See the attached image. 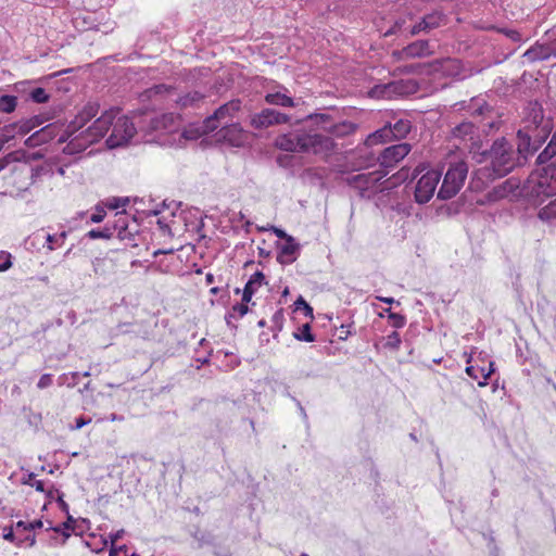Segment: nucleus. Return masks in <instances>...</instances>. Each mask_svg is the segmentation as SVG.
I'll return each instance as SVG.
<instances>
[{
	"mask_svg": "<svg viewBox=\"0 0 556 556\" xmlns=\"http://www.w3.org/2000/svg\"><path fill=\"white\" fill-rule=\"evenodd\" d=\"M99 111V102L89 101L65 127L59 122L42 124L39 129L25 139L24 144L28 148H36L56 138L59 143L66 142L63 148L64 154L78 155L104 138L113 126L112 134L105 140L106 147L116 149L126 146L135 136L136 128L127 117H121L114 124L119 113L118 108L105 110L91 125L86 127L98 115Z\"/></svg>",
	"mask_w": 556,
	"mask_h": 556,
	"instance_id": "nucleus-1",
	"label": "nucleus"
},
{
	"mask_svg": "<svg viewBox=\"0 0 556 556\" xmlns=\"http://www.w3.org/2000/svg\"><path fill=\"white\" fill-rule=\"evenodd\" d=\"M556 156V129L547 146L539 153L535 160L538 169L520 185V181L510 177L494 186L489 191L490 201H497L506 197H520L532 205H540L546 199L556 195V164L552 160Z\"/></svg>",
	"mask_w": 556,
	"mask_h": 556,
	"instance_id": "nucleus-2",
	"label": "nucleus"
},
{
	"mask_svg": "<svg viewBox=\"0 0 556 556\" xmlns=\"http://www.w3.org/2000/svg\"><path fill=\"white\" fill-rule=\"evenodd\" d=\"M469 153L476 163L484 164L472 173L478 189L486 188L496 179L507 176L517 166L514 146L505 137L496 138L486 148H483L482 142H472Z\"/></svg>",
	"mask_w": 556,
	"mask_h": 556,
	"instance_id": "nucleus-3",
	"label": "nucleus"
},
{
	"mask_svg": "<svg viewBox=\"0 0 556 556\" xmlns=\"http://www.w3.org/2000/svg\"><path fill=\"white\" fill-rule=\"evenodd\" d=\"M275 147L291 153L328 154L336 143L330 136L321 134L318 129H306L305 125L276 137Z\"/></svg>",
	"mask_w": 556,
	"mask_h": 556,
	"instance_id": "nucleus-4",
	"label": "nucleus"
},
{
	"mask_svg": "<svg viewBox=\"0 0 556 556\" xmlns=\"http://www.w3.org/2000/svg\"><path fill=\"white\" fill-rule=\"evenodd\" d=\"M387 176L386 170H372L369 173L352 174L345 177V182L354 189L362 199H372L379 192L389 189L388 180L382 179Z\"/></svg>",
	"mask_w": 556,
	"mask_h": 556,
	"instance_id": "nucleus-5",
	"label": "nucleus"
},
{
	"mask_svg": "<svg viewBox=\"0 0 556 556\" xmlns=\"http://www.w3.org/2000/svg\"><path fill=\"white\" fill-rule=\"evenodd\" d=\"M412 130V123L407 118L393 117L382 127L370 134L367 138L369 144L384 143L392 140H402Z\"/></svg>",
	"mask_w": 556,
	"mask_h": 556,
	"instance_id": "nucleus-6",
	"label": "nucleus"
},
{
	"mask_svg": "<svg viewBox=\"0 0 556 556\" xmlns=\"http://www.w3.org/2000/svg\"><path fill=\"white\" fill-rule=\"evenodd\" d=\"M13 173L14 177H23L27 180L22 185H17L18 191H26L42 177H52L54 175V163L45 161L36 166L26 162L18 163L13 166Z\"/></svg>",
	"mask_w": 556,
	"mask_h": 556,
	"instance_id": "nucleus-7",
	"label": "nucleus"
},
{
	"mask_svg": "<svg viewBox=\"0 0 556 556\" xmlns=\"http://www.w3.org/2000/svg\"><path fill=\"white\" fill-rule=\"evenodd\" d=\"M291 118V115L278 109L267 106L250 113L248 116V124L254 130L262 131L277 125L290 124Z\"/></svg>",
	"mask_w": 556,
	"mask_h": 556,
	"instance_id": "nucleus-8",
	"label": "nucleus"
},
{
	"mask_svg": "<svg viewBox=\"0 0 556 556\" xmlns=\"http://www.w3.org/2000/svg\"><path fill=\"white\" fill-rule=\"evenodd\" d=\"M467 173V165L463 162L451 165L444 175L437 198L439 200H448L456 195L465 182Z\"/></svg>",
	"mask_w": 556,
	"mask_h": 556,
	"instance_id": "nucleus-9",
	"label": "nucleus"
},
{
	"mask_svg": "<svg viewBox=\"0 0 556 556\" xmlns=\"http://www.w3.org/2000/svg\"><path fill=\"white\" fill-rule=\"evenodd\" d=\"M45 118L41 115H34L28 118H22L17 122L10 123L0 127V139L4 144L10 143L17 138H22L45 124Z\"/></svg>",
	"mask_w": 556,
	"mask_h": 556,
	"instance_id": "nucleus-10",
	"label": "nucleus"
},
{
	"mask_svg": "<svg viewBox=\"0 0 556 556\" xmlns=\"http://www.w3.org/2000/svg\"><path fill=\"white\" fill-rule=\"evenodd\" d=\"M440 178L441 174L433 169L421 175L414 187V199L418 204H425L433 197Z\"/></svg>",
	"mask_w": 556,
	"mask_h": 556,
	"instance_id": "nucleus-11",
	"label": "nucleus"
},
{
	"mask_svg": "<svg viewBox=\"0 0 556 556\" xmlns=\"http://www.w3.org/2000/svg\"><path fill=\"white\" fill-rule=\"evenodd\" d=\"M242 106L241 99H232L218 106L213 114L203 121V131L213 132L218 128L219 122L226 117H232Z\"/></svg>",
	"mask_w": 556,
	"mask_h": 556,
	"instance_id": "nucleus-12",
	"label": "nucleus"
},
{
	"mask_svg": "<svg viewBox=\"0 0 556 556\" xmlns=\"http://www.w3.org/2000/svg\"><path fill=\"white\" fill-rule=\"evenodd\" d=\"M412 150V146L407 142H400L384 148L378 157L380 168L389 173L400 161H402Z\"/></svg>",
	"mask_w": 556,
	"mask_h": 556,
	"instance_id": "nucleus-13",
	"label": "nucleus"
},
{
	"mask_svg": "<svg viewBox=\"0 0 556 556\" xmlns=\"http://www.w3.org/2000/svg\"><path fill=\"white\" fill-rule=\"evenodd\" d=\"M218 138L240 148L249 142V132L242 128L240 123H231L219 129Z\"/></svg>",
	"mask_w": 556,
	"mask_h": 556,
	"instance_id": "nucleus-14",
	"label": "nucleus"
},
{
	"mask_svg": "<svg viewBox=\"0 0 556 556\" xmlns=\"http://www.w3.org/2000/svg\"><path fill=\"white\" fill-rule=\"evenodd\" d=\"M540 149L528 136L527 130L519 129L516 134V150L517 159H515L517 166L525 165L529 157Z\"/></svg>",
	"mask_w": 556,
	"mask_h": 556,
	"instance_id": "nucleus-15",
	"label": "nucleus"
},
{
	"mask_svg": "<svg viewBox=\"0 0 556 556\" xmlns=\"http://www.w3.org/2000/svg\"><path fill=\"white\" fill-rule=\"evenodd\" d=\"M277 261L281 265H290L296 261L300 255L301 245L294 237H288L283 242H277Z\"/></svg>",
	"mask_w": 556,
	"mask_h": 556,
	"instance_id": "nucleus-16",
	"label": "nucleus"
},
{
	"mask_svg": "<svg viewBox=\"0 0 556 556\" xmlns=\"http://www.w3.org/2000/svg\"><path fill=\"white\" fill-rule=\"evenodd\" d=\"M521 130H527L528 136L531 138V140L536 144V147H542L543 143L547 140V138L551 136L553 137L556 128H553L552 121L543 122L541 121L540 124H536L535 121L523 127L520 128Z\"/></svg>",
	"mask_w": 556,
	"mask_h": 556,
	"instance_id": "nucleus-17",
	"label": "nucleus"
},
{
	"mask_svg": "<svg viewBox=\"0 0 556 556\" xmlns=\"http://www.w3.org/2000/svg\"><path fill=\"white\" fill-rule=\"evenodd\" d=\"M407 93L406 85L403 81H391L374 86L369 96L376 99H391L394 96Z\"/></svg>",
	"mask_w": 556,
	"mask_h": 556,
	"instance_id": "nucleus-18",
	"label": "nucleus"
},
{
	"mask_svg": "<svg viewBox=\"0 0 556 556\" xmlns=\"http://www.w3.org/2000/svg\"><path fill=\"white\" fill-rule=\"evenodd\" d=\"M264 101L271 106H278L280 109L286 108H294L296 102L294 98L290 94L289 90L279 85L277 90L266 92L264 96Z\"/></svg>",
	"mask_w": 556,
	"mask_h": 556,
	"instance_id": "nucleus-19",
	"label": "nucleus"
},
{
	"mask_svg": "<svg viewBox=\"0 0 556 556\" xmlns=\"http://www.w3.org/2000/svg\"><path fill=\"white\" fill-rule=\"evenodd\" d=\"M111 231L114 233L117 232V238L121 240H134V232L129 229L128 215L126 210H122L115 214L114 220L108 222Z\"/></svg>",
	"mask_w": 556,
	"mask_h": 556,
	"instance_id": "nucleus-20",
	"label": "nucleus"
},
{
	"mask_svg": "<svg viewBox=\"0 0 556 556\" xmlns=\"http://www.w3.org/2000/svg\"><path fill=\"white\" fill-rule=\"evenodd\" d=\"M452 136L462 141L481 142L478 136V127L473 122L463 121L452 129Z\"/></svg>",
	"mask_w": 556,
	"mask_h": 556,
	"instance_id": "nucleus-21",
	"label": "nucleus"
},
{
	"mask_svg": "<svg viewBox=\"0 0 556 556\" xmlns=\"http://www.w3.org/2000/svg\"><path fill=\"white\" fill-rule=\"evenodd\" d=\"M263 285H267L266 276L263 271L256 270L253 275L250 276L249 280L242 289L243 302H251L257 289Z\"/></svg>",
	"mask_w": 556,
	"mask_h": 556,
	"instance_id": "nucleus-22",
	"label": "nucleus"
},
{
	"mask_svg": "<svg viewBox=\"0 0 556 556\" xmlns=\"http://www.w3.org/2000/svg\"><path fill=\"white\" fill-rule=\"evenodd\" d=\"M49 527L47 531H53L56 534L62 535L60 544L64 545L67 539L71 536V532L75 530L76 519L72 515H66V520L60 525L53 526L51 521H48Z\"/></svg>",
	"mask_w": 556,
	"mask_h": 556,
	"instance_id": "nucleus-23",
	"label": "nucleus"
},
{
	"mask_svg": "<svg viewBox=\"0 0 556 556\" xmlns=\"http://www.w3.org/2000/svg\"><path fill=\"white\" fill-rule=\"evenodd\" d=\"M401 55L410 58H422L429 54V43L427 40H416L402 49Z\"/></svg>",
	"mask_w": 556,
	"mask_h": 556,
	"instance_id": "nucleus-24",
	"label": "nucleus"
},
{
	"mask_svg": "<svg viewBox=\"0 0 556 556\" xmlns=\"http://www.w3.org/2000/svg\"><path fill=\"white\" fill-rule=\"evenodd\" d=\"M356 128V124L349 121H342L339 123H332L329 126H324V131L331 136L341 138L355 132Z\"/></svg>",
	"mask_w": 556,
	"mask_h": 556,
	"instance_id": "nucleus-25",
	"label": "nucleus"
},
{
	"mask_svg": "<svg viewBox=\"0 0 556 556\" xmlns=\"http://www.w3.org/2000/svg\"><path fill=\"white\" fill-rule=\"evenodd\" d=\"M204 100V94L200 91H189L177 98L176 103L180 109L199 108Z\"/></svg>",
	"mask_w": 556,
	"mask_h": 556,
	"instance_id": "nucleus-26",
	"label": "nucleus"
},
{
	"mask_svg": "<svg viewBox=\"0 0 556 556\" xmlns=\"http://www.w3.org/2000/svg\"><path fill=\"white\" fill-rule=\"evenodd\" d=\"M551 56L549 48L545 46H533L529 48L525 53L523 58H526L530 62L543 61Z\"/></svg>",
	"mask_w": 556,
	"mask_h": 556,
	"instance_id": "nucleus-27",
	"label": "nucleus"
},
{
	"mask_svg": "<svg viewBox=\"0 0 556 556\" xmlns=\"http://www.w3.org/2000/svg\"><path fill=\"white\" fill-rule=\"evenodd\" d=\"M191 536L198 542V548H202L205 545L213 546L215 543V535L206 530H200L197 528L191 532Z\"/></svg>",
	"mask_w": 556,
	"mask_h": 556,
	"instance_id": "nucleus-28",
	"label": "nucleus"
},
{
	"mask_svg": "<svg viewBox=\"0 0 556 556\" xmlns=\"http://www.w3.org/2000/svg\"><path fill=\"white\" fill-rule=\"evenodd\" d=\"M293 338L301 342H315L316 336L312 331V326L308 323L303 324L301 327H299L293 333Z\"/></svg>",
	"mask_w": 556,
	"mask_h": 556,
	"instance_id": "nucleus-29",
	"label": "nucleus"
},
{
	"mask_svg": "<svg viewBox=\"0 0 556 556\" xmlns=\"http://www.w3.org/2000/svg\"><path fill=\"white\" fill-rule=\"evenodd\" d=\"M17 108V96L10 93L0 94V112L4 114L13 113Z\"/></svg>",
	"mask_w": 556,
	"mask_h": 556,
	"instance_id": "nucleus-30",
	"label": "nucleus"
},
{
	"mask_svg": "<svg viewBox=\"0 0 556 556\" xmlns=\"http://www.w3.org/2000/svg\"><path fill=\"white\" fill-rule=\"evenodd\" d=\"M28 100L37 104H43L50 100V94L45 88L33 86L28 92Z\"/></svg>",
	"mask_w": 556,
	"mask_h": 556,
	"instance_id": "nucleus-31",
	"label": "nucleus"
},
{
	"mask_svg": "<svg viewBox=\"0 0 556 556\" xmlns=\"http://www.w3.org/2000/svg\"><path fill=\"white\" fill-rule=\"evenodd\" d=\"M302 122H312L314 125L320 127L324 130V126H329L332 124V117L326 113H314L307 115Z\"/></svg>",
	"mask_w": 556,
	"mask_h": 556,
	"instance_id": "nucleus-32",
	"label": "nucleus"
},
{
	"mask_svg": "<svg viewBox=\"0 0 556 556\" xmlns=\"http://www.w3.org/2000/svg\"><path fill=\"white\" fill-rule=\"evenodd\" d=\"M445 15L441 11H433L424 16V24L428 29H434L442 25Z\"/></svg>",
	"mask_w": 556,
	"mask_h": 556,
	"instance_id": "nucleus-33",
	"label": "nucleus"
},
{
	"mask_svg": "<svg viewBox=\"0 0 556 556\" xmlns=\"http://www.w3.org/2000/svg\"><path fill=\"white\" fill-rule=\"evenodd\" d=\"M86 237L92 240L96 239H111L113 232L106 223L102 228H93L86 233Z\"/></svg>",
	"mask_w": 556,
	"mask_h": 556,
	"instance_id": "nucleus-34",
	"label": "nucleus"
},
{
	"mask_svg": "<svg viewBox=\"0 0 556 556\" xmlns=\"http://www.w3.org/2000/svg\"><path fill=\"white\" fill-rule=\"evenodd\" d=\"M541 220L552 222L556 219V199L551 201L546 206L542 207L538 214Z\"/></svg>",
	"mask_w": 556,
	"mask_h": 556,
	"instance_id": "nucleus-35",
	"label": "nucleus"
},
{
	"mask_svg": "<svg viewBox=\"0 0 556 556\" xmlns=\"http://www.w3.org/2000/svg\"><path fill=\"white\" fill-rule=\"evenodd\" d=\"M383 348L390 351H397L402 343L400 333L396 330L392 331L390 334L383 338Z\"/></svg>",
	"mask_w": 556,
	"mask_h": 556,
	"instance_id": "nucleus-36",
	"label": "nucleus"
},
{
	"mask_svg": "<svg viewBox=\"0 0 556 556\" xmlns=\"http://www.w3.org/2000/svg\"><path fill=\"white\" fill-rule=\"evenodd\" d=\"M293 305H294V309L303 312L304 316L309 317V318L314 317L313 307L302 295H299L296 298Z\"/></svg>",
	"mask_w": 556,
	"mask_h": 556,
	"instance_id": "nucleus-37",
	"label": "nucleus"
},
{
	"mask_svg": "<svg viewBox=\"0 0 556 556\" xmlns=\"http://www.w3.org/2000/svg\"><path fill=\"white\" fill-rule=\"evenodd\" d=\"M472 116H484L492 111L485 101H476L469 108Z\"/></svg>",
	"mask_w": 556,
	"mask_h": 556,
	"instance_id": "nucleus-38",
	"label": "nucleus"
},
{
	"mask_svg": "<svg viewBox=\"0 0 556 556\" xmlns=\"http://www.w3.org/2000/svg\"><path fill=\"white\" fill-rule=\"evenodd\" d=\"M33 81L23 80L14 84L13 90L16 92L17 98L23 97L25 100H28V92L33 88Z\"/></svg>",
	"mask_w": 556,
	"mask_h": 556,
	"instance_id": "nucleus-39",
	"label": "nucleus"
},
{
	"mask_svg": "<svg viewBox=\"0 0 556 556\" xmlns=\"http://www.w3.org/2000/svg\"><path fill=\"white\" fill-rule=\"evenodd\" d=\"M66 236H67L66 231H62L59 235L48 233L46 236V243H47L48 250L53 251L55 249L54 244H59V245L63 244L66 239Z\"/></svg>",
	"mask_w": 556,
	"mask_h": 556,
	"instance_id": "nucleus-40",
	"label": "nucleus"
},
{
	"mask_svg": "<svg viewBox=\"0 0 556 556\" xmlns=\"http://www.w3.org/2000/svg\"><path fill=\"white\" fill-rule=\"evenodd\" d=\"M169 90V87L165 84L153 85L152 87L146 89L142 96L147 99H151L155 96L163 94Z\"/></svg>",
	"mask_w": 556,
	"mask_h": 556,
	"instance_id": "nucleus-41",
	"label": "nucleus"
},
{
	"mask_svg": "<svg viewBox=\"0 0 556 556\" xmlns=\"http://www.w3.org/2000/svg\"><path fill=\"white\" fill-rule=\"evenodd\" d=\"M129 203V198L127 197H113L106 200L105 205L110 210H118L123 208Z\"/></svg>",
	"mask_w": 556,
	"mask_h": 556,
	"instance_id": "nucleus-42",
	"label": "nucleus"
},
{
	"mask_svg": "<svg viewBox=\"0 0 556 556\" xmlns=\"http://www.w3.org/2000/svg\"><path fill=\"white\" fill-rule=\"evenodd\" d=\"M15 531L16 530L13 528V526L4 527L2 538L5 541L15 544L18 547H22V541L20 540V535L16 534Z\"/></svg>",
	"mask_w": 556,
	"mask_h": 556,
	"instance_id": "nucleus-43",
	"label": "nucleus"
},
{
	"mask_svg": "<svg viewBox=\"0 0 556 556\" xmlns=\"http://www.w3.org/2000/svg\"><path fill=\"white\" fill-rule=\"evenodd\" d=\"M80 377H81V374L80 372H76V371L75 372H70V374H63L59 378L60 384L66 383L67 387L74 388L75 386L78 384Z\"/></svg>",
	"mask_w": 556,
	"mask_h": 556,
	"instance_id": "nucleus-44",
	"label": "nucleus"
},
{
	"mask_svg": "<svg viewBox=\"0 0 556 556\" xmlns=\"http://www.w3.org/2000/svg\"><path fill=\"white\" fill-rule=\"evenodd\" d=\"M250 302H243V296L241 298V302L236 303L229 313H233L238 318H242L245 316L249 312H251L250 308Z\"/></svg>",
	"mask_w": 556,
	"mask_h": 556,
	"instance_id": "nucleus-45",
	"label": "nucleus"
},
{
	"mask_svg": "<svg viewBox=\"0 0 556 556\" xmlns=\"http://www.w3.org/2000/svg\"><path fill=\"white\" fill-rule=\"evenodd\" d=\"M173 205H175V208H178L181 205V202L177 203L176 201H169L168 202V200H164V201H162V203L157 204L154 208L150 210L149 215L157 216L164 210L170 208Z\"/></svg>",
	"mask_w": 556,
	"mask_h": 556,
	"instance_id": "nucleus-46",
	"label": "nucleus"
},
{
	"mask_svg": "<svg viewBox=\"0 0 556 556\" xmlns=\"http://www.w3.org/2000/svg\"><path fill=\"white\" fill-rule=\"evenodd\" d=\"M389 321L395 329L403 328L406 324V317L403 314L400 313H393L389 315Z\"/></svg>",
	"mask_w": 556,
	"mask_h": 556,
	"instance_id": "nucleus-47",
	"label": "nucleus"
},
{
	"mask_svg": "<svg viewBox=\"0 0 556 556\" xmlns=\"http://www.w3.org/2000/svg\"><path fill=\"white\" fill-rule=\"evenodd\" d=\"M283 309L280 308L278 311H276L271 317V323H273V331H281L282 327H283Z\"/></svg>",
	"mask_w": 556,
	"mask_h": 556,
	"instance_id": "nucleus-48",
	"label": "nucleus"
},
{
	"mask_svg": "<svg viewBox=\"0 0 556 556\" xmlns=\"http://www.w3.org/2000/svg\"><path fill=\"white\" fill-rule=\"evenodd\" d=\"M0 260H3L0 263V273H4L12 267L13 263L11 253L7 251H0Z\"/></svg>",
	"mask_w": 556,
	"mask_h": 556,
	"instance_id": "nucleus-49",
	"label": "nucleus"
},
{
	"mask_svg": "<svg viewBox=\"0 0 556 556\" xmlns=\"http://www.w3.org/2000/svg\"><path fill=\"white\" fill-rule=\"evenodd\" d=\"M466 374L473 380L482 381V371H484V367H476L469 365L465 369Z\"/></svg>",
	"mask_w": 556,
	"mask_h": 556,
	"instance_id": "nucleus-50",
	"label": "nucleus"
},
{
	"mask_svg": "<svg viewBox=\"0 0 556 556\" xmlns=\"http://www.w3.org/2000/svg\"><path fill=\"white\" fill-rule=\"evenodd\" d=\"M124 534H125V530L124 529L111 532V533H109L106 539H103V543H104L105 546L108 545L109 542L111 543V545H113L118 540H121L124 536Z\"/></svg>",
	"mask_w": 556,
	"mask_h": 556,
	"instance_id": "nucleus-51",
	"label": "nucleus"
},
{
	"mask_svg": "<svg viewBox=\"0 0 556 556\" xmlns=\"http://www.w3.org/2000/svg\"><path fill=\"white\" fill-rule=\"evenodd\" d=\"M495 371V363L490 362L488 369L484 368V371H482V381H479L480 387H484L488 383V379L491 377V375Z\"/></svg>",
	"mask_w": 556,
	"mask_h": 556,
	"instance_id": "nucleus-52",
	"label": "nucleus"
},
{
	"mask_svg": "<svg viewBox=\"0 0 556 556\" xmlns=\"http://www.w3.org/2000/svg\"><path fill=\"white\" fill-rule=\"evenodd\" d=\"M105 216H106V212L102 207L97 206L96 211L90 215L89 219L91 223L98 224V223L103 222Z\"/></svg>",
	"mask_w": 556,
	"mask_h": 556,
	"instance_id": "nucleus-53",
	"label": "nucleus"
},
{
	"mask_svg": "<svg viewBox=\"0 0 556 556\" xmlns=\"http://www.w3.org/2000/svg\"><path fill=\"white\" fill-rule=\"evenodd\" d=\"M501 33H503L507 38L515 42H519L522 40L521 34L516 29L503 28Z\"/></svg>",
	"mask_w": 556,
	"mask_h": 556,
	"instance_id": "nucleus-54",
	"label": "nucleus"
},
{
	"mask_svg": "<svg viewBox=\"0 0 556 556\" xmlns=\"http://www.w3.org/2000/svg\"><path fill=\"white\" fill-rule=\"evenodd\" d=\"M52 381L53 376L51 374H43L37 382V388L46 389L52 384Z\"/></svg>",
	"mask_w": 556,
	"mask_h": 556,
	"instance_id": "nucleus-55",
	"label": "nucleus"
},
{
	"mask_svg": "<svg viewBox=\"0 0 556 556\" xmlns=\"http://www.w3.org/2000/svg\"><path fill=\"white\" fill-rule=\"evenodd\" d=\"M128 547L126 545H119L116 544L111 545L109 549V556H119L121 553H123L125 556H127Z\"/></svg>",
	"mask_w": 556,
	"mask_h": 556,
	"instance_id": "nucleus-56",
	"label": "nucleus"
},
{
	"mask_svg": "<svg viewBox=\"0 0 556 556\" xmlns=\"http://www.w3.org/2000/svg\"><path fill=\"white\" fill-rule=\"evenodd\" d=\"M213 547V555L214 556H231V552L228 547H224L219 544L214 543Z\"/></svg>",
	"mask_w": 556,
	"mask_h": 556,
	"instance_id": "nucleus-57",
	"label": "nucleus"
},
{
	"mask_svg": "<svg viewBox=\"0 0 556 556\" xmlns=\"http://www.w3.org/2000/svg\"><path fill=\"white\" fill-rule=\"evenodd\" d=\"M55 500L61 511L64 513L65 515H71L70 505L64 501V493H59V496H56Z\"/></svg>",
	"mask_w": 556,
	"mask_h": 556,
	"instance_id": "nucleus-58",
	"label": "nucleus"
},
{
	"mask_svg": "<svg viewBox=\"0 0 556 556\" xmlns=\"http://www.w3.org/2000/svg\"><path fill=\"white\" fill-rule=\"evenodd\" d=\"M91 421L90 418H86L85 416H78L75 418V424L71 426L73 430H79Z\"/></svg>",
	"mask_w": 556,
	"mask_h": 556,
	"instance_id": "nucleus-59",
	"label": "nucleus"
},
{
	"mask_svg": "<svg viewBox=\"0 0 556 556\" xmlns=\"http://www.w3.org/2000/svg\"><path fill=\"white\" fill-rule=\"evenodd\" d=\"M20 540L22 541V546L27 545L31 547L36 544V534L20 535Z\"/></svg>",
	"mask_w": 556,
	"mask_h": 556,
	"instance_id": "nucleus-60",
	"label": "nucleus"
},
{
	"mask_svg": "<svg viewBox=\"0 0 556 556\" xmlns=\"http://www.w3.org/2000/svg\"><path fill=\"white\" fill-rule=\"evenodd\" d=\"M350 327L351 325L345 326L343 324L340 326V333L338 334V340L345 341L352 334L351 330L348 329Z\"/></svg>",
	"mask_w": 556,
	"mask_h": 556,
	"instance_id": "nucleus-61",
	"label": "nucleus"
},
{
	"mask_svg": "<svg viewBox=\"0 0 556 556\" xmlns=\"http://www.w3.org/2000/svg\"><path fill=\"white\" fill-rule=\"evenodd\" d=\"M273 232L277 236V238L283 241L287 240L288 237H292L291 235L287 233L285 229L275 226L273 227Z\"/></svg>",
	"mask_w": 556,
	"mask_h": 556,
	"instance_id": "nucleus-62",
	"label": "nucleus"
},
{
	"mask_svg": "<svg viewBox=\"0 0 556 556\" xmlns=\"http://www.w3.org/2000/svg\"><path fill=\"white\" fill-rule=\"evenodd\" d=\"M13 528L16 530L17 533L28 532V522L20 520L14 523Z\"/></svg>",
	"mask_w": 556,
	"mask_h": 556,
	"instance_id": "nucleus-63",
	"label": "nucleus"
},
{
	"mask_svg": "<svg viewBox=\"0 0 556 556\" xmlns=\"http://www.w3.org/2000/svg\"><path fill=\"white\" fill-rule=\"evenodd\" d=\"M43 527V522L41 519H35L34 521L28 522V532L36 531Z\"/></svg>",
	"mask_w": 556,
	"mask_h": 556,
	"instance_id": "nucleus-64",
	"label": "nucleus"
}]
</instances>
